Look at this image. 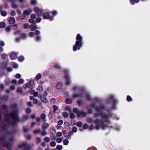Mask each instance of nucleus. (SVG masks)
<instances>
[{
	"mask_svg": "<svg viewBox=\"0 0 150 150\" xmlns=\"http://www.w3.org/2000/svg\"><path fill=\"white\" fill-rule=\"evenodd\" d=\"M10 117L12 119L13 121L12 123L15 124V122L19 121L16 111L15 112H12L11 114L8 113L6 114V118L3 121V124H2V126L4 130H6L11 124Z\"/></svg>",
	"mask_w": 150,
	"mask_h": 150,
	"instance_id": "obj_1",
	"label": "nucleus"
},
{
	"mask_svg": "<svg viewBox=\"0 0 150 150\" xmlns=\"http://www.w3.org/2000/svg\"><path fill=\"white\" fill-rule=\"evenodd\" d=\"M82 38L80 35L79 34H78L76 37V41L75 45L74 46L73 50L76 51L78 50H80V47H81V45L80 44V42H81Z\"/></svg>",
	"mask_w": 150,
	"mask_h": 150,
	"instance_id": "obj_2",
	"label": "nucleus"
},
{
	"mask_svg": "<svg viewBox=\"0 0 150 150\" xmlns=\"http://www.w3.org/2000/svg\"><path fill=\"white\" fill-rule=\"evenodd\" d=\"M94 122L96 124V126H94L93 125H91L89 127L90 129H93L96 128V129H98L100 128L103 127L104 128V125L102 122L98 120H96L94 121Z\"/></svg>",
	"mask_w": 150,
	"mask_h": 150,
	"instance_id": "obj_3",
	"label": "nucleus"
},
{
	"mask_svg": "<svg viewBox=\"0 0 150 150\" xmlns=\"http://www.w3.org/2000/svg\"><path fill=\"white\" fill-rule=\"evenodd\" d=\"M8 140L4 137L0 138V142L7 148L8 150H11L12 148L11 144L7 142Z\"/></svg>",
	"mask_w": 150,
	"mask_h": 150,
	"instance_id": "obj_4",
	"label": "nucleus"
},
{
	"mask_svg": "<svg viewBox=\"0 0 150 150\" xmlns=\"http://www.w3.org/2000/svg\"><path fill=\"white\" fill-rule=\"evenodd\" d=\"M46 115L45 114L42 113L40 115L41 118L39 117L36 118V120L37 122H39L38 125H40V122L41 119H42L43 122H45L46 121Z\"/></svg>",
	"mask_w": 150,
	"mask_h": 150,
	"instance_id": "obj_5",
	"label": "nucleus"
},
{
	"mask_svg": "<svg viewBox=\"0 0 150 150\" xmlns=\"http://www.w3.org/2000/svg\"><path fill=\"white\" fill-rule=\"evenodd\" d=\"M64 78L67 79L65 81V85L67 86L70 85L71 84V80L69 79V76L67 74H66L64 75Z\"/></svg>",
	"mask_w": 150,
	"mask_h": 150,
	"instance_id": "obj_6",
	"label": "nucleus"
},
{
	"mask_svg": "<svg viewBox=\"0 0 150 150\" xmlns=\"http://www.w3.org/2000/svg\"><path fill=\"white\" fill-rule=\"evenodd\" d=\"M34 10L38 16H40L42 15V9H40L38 7H35L34 8Z\"/></svg>",
	"mask_w": 150,
	"mask_h": 150,
	"instance_id": "obj_7",
	"label": "nucleus"
},
{
	"mask_svg": "<svg viewBox=\"0 0 150 150\" xmlns=\"http://www.w3.org/2000/svg\"><path fill=\"white\" fill-rule=\"evenodd\" d=\"M43 18L44 19H48L50 21H52L53 19V17H50L49 13L47 12L44 13Z\"/></svg>",
	"mask_w": 150,
	"mask_h": 150,
	"instance_id": "obj_8",
	"label": "nucleus"
},
{
	"mask_svg": "<svg viewBox=\"0 0 150 150\" xmlns=\"http://www.w3.org/2000/svg\"><path fill=\"white\" fill-rule=\"evenodd\" d=\"M49 126V124L45 122H43L42 125V130H46Z\"/></svg>",
	"mask_w": 150,
	"mask_h": 150,
	"instance_id": "obj_9",
	"label": "nucleus"
},
{
	"mask_svg": "<svg viewBox=\"0 0 150 150\" xmlns=\"http://www.w3.org/2000/svg\"><path fill=\"white\" fill-rule=\"evenodd\" d=\"M40 98L42 101L44 103H46L47 102V100L46 99L45 97L43 94L40 96Z\"/></svg>",
	"mask_w": 150,
	"mask_h": 150,
	"instance_id": "obj_10",
	"label": "nucleus"
},
{
	"mask_svg": "<svg viewBox=\"0 0 150 150\" xmlns=\"http://www.w3.org/2000/svg\"><path fill=\"white\" fill-rule=\"evenodd\" d=\"M32 11L31 9H29L28 10L24 11L23 12V13L25 15H29L32 12Z\"/></svg>",
	"mask_w": 150,
	"mask_h": 150,
	"instance_id": "obj_11",
	"label": "nucleus"
},
{
	"mask_svg": "<svg viewBox=\"0 0 150 150\" xmlns=\"http://www.w3.org/2000/svg\"><path fill=\"white\" fill-rule=\"evenodd\" d=\"M30 30L32 31H33L37 29V27L34 25H32L30 26Z\"/></svg>",
	"mask_w": 150,
	"mask_h": 150,
	"instance_id": "obj_12",
	"label": "nucleus"
},
{
	"mask_svg": "<svg viewBox=\"0 0 150 150\" xmlns=\"http://www.w3.org/2000/svg\"><path fill=\"white\" fill-rule=\"evenodd\" d=\"M10 57L12 59H15L17 58V55L16 54L13 53L11 54Z\"/></svg>",
	"mask_w": 150,
	"mask_h": 150,
	"instance_id": "obj_13",
	"label": "nucleus"
},
{
	"mask_svg": "<svg viewBox=\"0 0 150 150\" xmlns=\"http://www.w3.org/2000/svg\"><path fill=\"white\" fill-rule=\"evenodd\" d=\"M9 23L10 24H13L15 22V20L14 18L13 17L10 18L9 20Z\"/></svg>",
	"mask_w": 150,
	"mask_h": 150,
	"instance_id": "obj_14",
	"label": "nucleus"
},
{
	"mask_svg": "<svg viewBox=\"0 0 150 150\" xmlns=\"http://www.w3.org/2000/svg\"><path fill=\"white\" fill-rule=\"evenodd\" d=\"M86 115L85 112H80L79 111L77 113V116L78 117H80L82 116H84Z\"/></svg>",
	"mask_w": 150,
	"mask_h": 150,
	"instance_id": "obj_15",
	"label": "nucleus"
},
{
	"mask_svg": "<svg viewBox=\"0 0 150 150\" xmlns=\"http://www.w3.org/2000/svg\"><path fill=\"white\" fill-rule=\"evenodd\" d=\"M27 146L26 145V142L23 143L22 144H21L18 145V147L19 148H21L22 147H24L25 148V146Z\"/></svg>",
	"mask_w": 150,
	"mask_h": 150,
	"instance_id": "obj_16",
	"label": "nucleus"
},
{
	"mask_svg": "<svg viewBox=\"0 0 150 150\" xmlns=\"http://www.w3.org/2000/svg\"><path fill=\"white\" fill-rule=\"evenodd\" d=\"M29 83V88H30L32 87L34 83V81L33 80H31L30 81Z\"/></svg>",
	"mask_w": 150,
	"mask_h": 150,
	"instance_id": "obj_17",
	"label": "nucleus"
},
{
	"mask_svg": "<svg viewBox=\"0 0 150 150\" xmlns=\"http://www.w3.org/2000/svg\"><path fill=\"white\" fill-rule=\"evenodd\" d=\"M72 98H73L76 99L81 97L79 94H74L72 96Z\"/></svg>",
	"mask_w": 150,
	"mask_h": 150,
	"instance_id": "obj_18",
	"label": "nucleus"
},
{
	"mask_svg": "<svg viewBox=\"0 0 150 150\" xmlns=\"http://www.w3.org/2000/svg\"><path fill=\"white\" fill-rule=\"evenodd\" d=\"M11 107L14 110H17V105L16 104L11 105Z\"/></svg>",
	"mask_w": 150,
	"mask_h": 150,
	"instance_id": "obj_19",
	"label": "nucleus"
},
{
	"mask_svg": "<svg viewBox=\"0 0 150 150\" xmlns=\"http://www.w3.org/2000/svg\"><path fill=\"white\" fill-rule=\"evenodd\" d=\"M96 108L97 111H98V112L96 114V117H97L98 115H101L102 112L100 110H99L98 108Z\"/></svg>",
	"mask_w": 150,
	"mask_h": 150,
	"instance_id": "obj_20",
	"label": "nucleus"
},
{
	"mask_svg": "<svg viewBox=\"0 0 150 150\" xmlns=\"http://www.w3.org/2000/svg\"><path fill=\"white\" fill-rule=\"evenodd\" d=\"M41 135L42 136H44L47 134V132L45 130H42V131L40 133Z\"/></svg>",
	"mask_w": 150,
	"mask_h": 150,
	"instance_id": "obj_21",
	"label": "nucleus"
},
{
	"mask_svg": "<svg viewBox=\"0 0 150 150\" xmlns=\"http://www.w3.org/2000/svg\"><path fill=\"white\" fill-rule=\"evenodd\" d=\"M139 0H130V2L131 4H134L135 3H138Z\"/></svg>",
	"mask_w": 150,
	"mask_h": 150,
	"instance_id": "obj_22",
	"label": "nucleus"
},
{
	"mask_svg": "<svg viewBox=\"0 0 150 150\" xmlns=\"http://www.w3.org/2000/svg\"><path fill=\"white\" fill-rule=\"evenodd\" d=\"M28 119V117L27 116H24L22 117L21 121L22 122H24Z\"/></svg>",
	"mask_w": 150,
	"mask_h": 150,
	"instance_id": "obj_23",
	"label": "nucleus"
},
{
	"mask_svg": "<svg viewBox=\"0 0 150 150\" xmlns=\"http://www.w3.org/2000/svg\"><path fill=\"white\" fill-rule=\"evenodd\" d=\"M62 86V84L61 83H58L56 86V88L57 89H59L61 88Z\"/></svg>",
	"mask_w": 150,
	"mask_h": 150,
	"instance_id": "obj_24",
	"label": "nucleus"
},
{
	"mask_svg": "<svg viewBox=\"0 0 150 150\" xmlns=\"http://www.w3.org/2000/svg\"><path fill=\"white\" fill-rule=\"evenodd\" d=\"M69 114H70V117L71 119H73L74 117V115L72 112V111H70V112H69Z\"/></svg>",
	"mask_w": 150,
	"mask_h": 150,
	"instance_id": "obj_25",
	"label": "nucleus"
},
{
	"mask_svg": "<svg viewBox=\"0 0 150 150\" xmlns=\"http://www.w3.org/2000/svg\"><path fill=\"white\" fill-rule=\"evenodd\" d=\"M29 93L30 94H38V92H35L34 90L31 89L30 90Z\"/></svg>",
	"mask_w": 150,
	"mask_h": 150,
	"instance_id": "obj_26",
	"label": "nucleus"
},
{
	"mask_svg": "<svg viewBox=\"0 0 150 150\" xmlns=\"http://www.w3.org/2000/svg\"><path fill=\"white\" fill-rule=\"evenodd\" d=\"M26 145L27 146L25 147V150H28L30 148L31 146L30 145H28L27 142H26Z\"/></svg>",
	"mask_w": 150,
	"mask_h": 150,
	"instance_id": "obj_27",
	"label": "nucleus"
},
{
	"mask_svg": "<svg viewBox=\"0 0 150 150\" xmlns=\"http://www.w3.org/2000/svg\"><path fill=\"white\" fill-rule=\"evenodd\" d=\"M12 65L13 66V67L15 69H17L18 67V65L15 63H12Z\"/></svg>",
	"mask_w": 150,
	"mask_h": 150,
	"instance_id": "obj_28",
	"label": "nucleus"
},
{
	"mask_svg": "<svg viewBox=\"0 0 150 150\" xmlns=\"http://www.w3.org/2000/svg\"><path fill=\"white\" fill-rule=\"evenodd\" d=\"M41 74H38L37 75L35 79H36L37 80H38L40 79H41Z\"/></svg>",
	"mask_w": 150,
	"mask_h": 150,
	"instance_id": "obj_29",
	"label": "nucleus"
},
{
	"mask_svg": "<svg viewBox=\"0 0 150 150\" xmlns=\"http://www.w3.org/2000/svg\"><path fill=\"white\" fill-rule=\"evenodd\" d=\"M42 86H38L37 90L39 91V93L41 92L42 91Z\"/></svg>",
	"mask_w": 150,
	"mask_h": 150,
	"instance_id": "obj_30",
	"label": "nucleus"
},
{
	"mask_svg": "<svg viewBox=\"0 0 150 150\" xmlns=\"http://www.w3.org/2000/svg\"><path fill=\"white\" fill-rule=\"evenodd\" d=\"M11 83V81L9 79H7L5 81V83L7 85H9Z\"/></svg>",
	"mask_w": 150,
	"mask_h": 150,
	"instance_id": "obj_31",
	"label": "nucleus"
},
{
	"mask_svg": "<svg viewBox=\"0 0 150 150\" xmlns=\"http://www.w3.org/2000/svg\"><path fill=\"white\" fill-rule=\"evenodd\" d=\"M29 36L31 37L34 38L35 37V34L33 32H30L29 33Z\"/></svg>",
	"mask_w": 150,
	"mask_h": 150,
	"instance_id": "obj_32",
	"label": "nucleus"
},
{
	"mask_svg": "<svg viewBox=\"0 0 150 150\" xmlns=\"http://www.w3.org/2000/svg\"><path fill=\"white\" fill-rule=\"evenodd\" d=\"M12 28L13 29L16 30L18 28V26L16 24L12 25H11Z\"/></svg>",
	"mask_w": 150,
	"mask_h": 150,
	"instance_id": "obj_33",
	"label": "nucleus"
},
{
	"mask_svg": "<svg viewBox=\"0 0 150 150\" xmlns=\"http://www.w3.org/2000/svg\"><path fill=\"white\" fill-rule=\"evenodd\" d=\"M63 137L62 138H58L57 139V142L58 143H60L62 142V139Z\"/></svg>",
	"mask_w": 150,
	"mask_h": 150,
	"instance_id": "obj_34",
	"label": "nucleus"
},
{
	"mask_svg": "<svg viewBox=\"0 0 150 150\" xmlns=\"http://www.w3.org/2000/svg\"><path fill=\"white\" fill-rule=\"evenodd\" d=\"M40 129H38L34 131L33 132L35 134H38L40 132Z\"/></svg>",
	"mask_w": 150,
	"mask_h": 150,
	"instance_id": "obj_35",
	"label": "nucleus"
},
{
	"mask_svg": "<svg viewBox=\"0 0 150 150\" xmlns=\"http://www.w3.org/2000/svg\"><path fill=\"white\" fill-rule=\"evenodd\" d=\"M56 149L57 150H62V146L60 145H58L56 147Z\"/></svg>",
	"mask_w": 150,
	"mask_h": 150,
	"instance_id": "obj_36",
	"label": "nucleus"
},
{
	"mask_svg": "<svg viewBox=\"0 0 150 150\" xmlns=\"http://www.w3.org/2000/svg\"><path fill=\"white\" fill-rule=\"evenodd\" d=\"M12 6L14 8H16L18 7V5L15 3H12L11 4Z\"/></svg>",
	"mask_w": 150,
	"mask_h": 150,
	"instance_id": "obj_37",
	"label": "nucleus"
},
{
	"mask_svg": "<svg viewBox=\"0 0 150 150\" xmlns=\"http://www.w3.org/2000/svg\"><path fill=\"white\" fill-rule=\"evenodd\" d=\"M24 59V58L23 56H21L18 57V60L19 61L22 62Z\"/></svg>",
	"mask_w": 150,
	"mask_h": 150,
	"instance_id": "obj_38",
	"label": "nucleus"
},
{
	"mask_svg": "<svg viewBox=\"0 0 150 150\" xmlns=\"http://www.w3.org/2000/svg\"><path fill=\"white\" fill-rule=\"evenodd\" d=\"M17 92L19 93H22V88H21L19 87L17 89Z\"/></svg>",
	"mask_w": 150,
	"mask_h": 150,
	"instance_id": "obj_39",
	"label": "nucleus"
},
{
	"mask_svg": "<svg viewBox=\"0 0 150 150\" xmlns=\"http://www.w3.org/2000/svg\"><path fill=\"white\" fill-rule=\"evenodd\" d=\"M62 115L65 118H67L69 116L67 112H64L62 114Z\"/></svg>",
	"mask_w": 150,
	"mask_h": 150,
	"instance_id": "obj_40",
	"label": "nucleus"
},
{
	"mask_svg": "<svg viewBox=\"0 0 150 150\" xmlns=\"http://www.w3.org/2000/svg\"><path fill=\"white\" fill-rule=\"evenodd\" d=\"M5 26V23L4 22H2L0 23V28L4 27Z\"/></svg>",
	"mask_w": 150,
	"mask_h": 150,
	"instance_id": "obj_41",
	"label": "nucleus"
},
{
	"mask_svg": "<svg viewBox=\"0 0 150 150\" xmlns=\"http://www.w3.org/2000/svg\"><path fill=\"white\" fill-rule=\"evenodd\" d=\"M77 103L79 106H81L83 104V103L82 100H79L77 102Z\"/></svg>",
	"mask_w": 150,
	"mask_h": 150,
	"instance_id": "obj_42",
	"label": "nucleus"
},
{
	"mask_svg": "<svg viewBox=\"0 0 150 150\" xmlns=\"http://www.w3.org/2000/svg\"><path fill=\"white\" fill-rule=\"evenodd\" d=\"M1 15L3 16H5L7 15V12L5 11H3L1 12Z\"/></svg>",
	"mask_w": 150,
	"mask_h": 150,
	"instance_id": "obj_43",
	"label": "nucleus"
},
{
	"mask_svg": "<svg viewBox=\"0 0 150 150\" xmlns=\"http://www.w3.org/2000/svg\"><path fill=\"white\" fill-rule=\"evenodd\" d=\"M56 143L55 142H52L50 143V145L51 146L54 147L56 146Z\"/></svg>",
	"mask_w": 150,
	"mask_h": 150,
	"instance_id": "obj_44",
	"label": "nucleus"
},
{
	"mask_svg": "<svg viewBox=\"0 0 150 150\" xmlns=\"http://www.w3.org/2000/svg\"><path fill=\"white\" fill-rule=\"evenodd\" d=\"M63 143L64 145H67L69 143V141L67 139H65L63 141Z\"/></svg>",
	"mask_w": 150,
	"mask_h": 150,
	"instance_id": "obj_45",
	"label": "nucleus"
},
{
	"mask_svg": "<svg viewBox=\"0 0 150 150\" xmlns=\"http://www.w3.org/2000/svg\"><path fill=\"white\" fill-rule=\"evenodd\" d=\"M53 108H54L53 111H54V113H55L56 110L58 109V108L57 107V106L55 105H54L53 106Z\"/></svg>",
	"mask_w": 150,
	"mask_h": 150,
	"instance_id": "obj_46",
	"label": "nucleus"
},
{
	"mask_svg": "<svg viewBox=\"0 0 150 150\" xmlns=\"http://www.w3.org/2000/svg\"><path fill=\"white\" fill-rule=\"evenodd\" d=\"M21 20H23L25 19V15L24 14L23 15H21L20 16H19Z\"/></svg>",
	"mask_w": 150,
	"mask_h": 150,
	"instance_id": "obj_47",
	"label": "nucleus"
},
{
	"mask_svg": "<svg viewBox=\"0 0 150 150\" xmlns=\"http://www.w3.org/2000/svg\"><path fill=\"white\" fill-rule=\"evenodd\" d=\"M44 140L47 142H48L50 141V139L49 137H47L44 138Z\"/></svg>",
	"mask_w": 150,
	"mask_h": 150,
	"instance_id": "obj_48",
	"label": "nucleus"
},
{
	"mask_svg": "<svg viewBox=\"0 0 150 150\" xmlns=\"http://www.w3.org/2000/svg\"><path fill=\"white\" fill-rule=\"evenodd\" d=\"M83 125L82 122L80 121L78 122L77 124V125L78 127H81Z\"/></svg>",
	"mask_w": 150,
	"mask_h": 150,
	"instance_id": "obj_49",
	"label": "nucleus"
},
{
	"mask_svg": "<svg viewBox=\"0 0 150 150\" xmlns=\"http://www.w3.org/2000/svg\"><path fill=\"white\" fill-rule=\"evenodd\" d=\"M77 130V128L76 127H73L72 131L73 132H76Z\"/></svg>",
	"mask_w": 150,
	"mask_h": 150,
	"instance_id": "obj_50",
	"label": "nucleus"
},
{
	"mask_svg": "<svg viewBox=\"0 0 150 150\" xmlns=\"http://www.w3.org/2000/svg\"><path fill=\"white\" fill-rule=\"evenodd\" d=\"M87 121L88 122H89L90 123H91L93 122V120H92L91 119L89 118H88L86 119Z\"/></svg>",
	"mask_w": 150,
	"mask_h": 150,
	"instance_id": "obj_51",
	"label": "nucleus"
},
{
	"mask_svg": "<svg viewBox=\"0 0 150 150\" xmlns=\"http://www.w3.org/2000/svg\"><path fill=\"white\" fill-rule=\"evenodd\" d=\"M24 82V80L23 79H21L18 81V83L19 84H23Z\"/></svg>",
	"mask_w": 150,
	"mask_h": 150,
	"instance_id": "obj_52",
	"label": "nucleus"
},
{
	"mask_svg": "<svg viewBox=\"0 0 150 150\" xmlns=\"http://www.w3.org/2000/svg\"><path fill=\"white\" fill-rule=\"evenodd\" d=\"M25 111L27 113H30L31 111V110L30 108H27L25 109Z\"/></svg>",
	"mask_w": 150,
	"mask_h": 150,
	"instance_id": "obj_53",
	"label": "nucleus"
},
{
	"mask_svg": "<svg viewBox=\"0 0 150 150\" xmlns=\"http://www.w3.org/2000/svg\"><path fill=\"white\" fill-rule=\"evenodd\" d=\"M73 111L75 113H77V114L78 112L79 111V110L77 108H75L73 109Z\"/></svg>",
	"mask_w": 150,
	"mask_h": 150,
	"instance_id": "obj_54",
	"label": "nucleus"
},
{
	"mask_svg": "<svg viewBox=\"0 0 150 150\" xmlns=\"http://www.w3.org/2000/svg\"><path fill=\"white\" fill-rule=\"evenodd\" d=\"M31 3L32 4L35 5L37 3L36 0H31Z\"/></svg>",
	"mask_w": 150,
	"mask_h": 150,
	"instance_id": "obj_55",
	"label": "nucleus"
},
{
	"mask_svg": "<svg viewBox=\"0 0 150 150\" xmlns=\"http://www.w3.org/2000/svg\"><path fill=\"white\" fill-rule=\"evenodd\" d=\"M34 96H31L30 97V100H33L34 99H35L34 98V97H36L38 96V94H33Z\"/></svg>",
	"mask_w": 150,
	"mask_h": 150,
	"instance_id": "obj_56",
	"label": "nucleus"
},
{
	"mask_svg": "<svg viewBox=\"0 0 150 150\" xmlns=\"http://www.w3.org/2000/svg\"><path fill=\"white\" fill-rule=\"evenodd\" d=\"M88 125L87 124H85L84 125H83V128L84 129H87V128H88Z\"/></svg>",
	"mask_w": 150,
	"mask_h": 150,
	"instance_id": "obj_57",
	"label": "nucleus"
},
{
	"mask_svg": "<svg viewBox=\"0 0 150 150\" xmlns=\"http://www.w3.org/2000/svg\"><path fill=\"white\" fill-rule=\"evenodd\" d=\"M23 131L25 132H27L29 130V129H28L26 128V127H23Z\"/></svg>",
	"mask_w": 150,
	"mask_h": 150,
	"instance_id": "obj_58",
	"label": "nucleus"
},
{
	"mask_svg": "<svg viewBox=\"0 0 150 150\" xmlns=\"http://www.w3.org/2000/svg\"><path fill=\"white\" fill-rule=\"evenodd\" d=\"M90 96L89 94H87L86 96V99L87 100H90Z\"/></svg>",
	"mask_w": 150,
	"mask_h": 150,
	"instance_id": "obj_59",
	"label": "nucleus"
},
{
	"mask_svg": "<svg viewBox=\"0 0 150 150\" xmlns=\"http://www.w3.org/2000/svg\"><path fill=\"white\" fill-rule=\"evenodd\" d=\"M21 41V39L20 38H16V42H18Z\"/></svg>",
	"mask_w": 150,
	"mask_h": 150,
	"instance_id": "obj_60",
	"label": "nucleus"
},
{
	"mask_svg": "<svg viewBox=\"0 0 150 150\" xmlns=\"http://www.w3.org/2000/svg\"><path fill=\"white\" fill-rule=\"evenodd\" d=\"M41 20L42 19L40 17L37 18L36 19V21L37 22L39 23L41 21Z\"/></svg>",
	"mask_w": 150,
	"mask_h": 150,
	"instance_id": "obj_61",
	"label": "nucleus"
},
{
	"mask_svg": "<svg viewBox=\"0 0 150 150\" xmlns=\"http://www.w3.org/2000/svg\"><path fill=\"white\" fill-rule=\"evenodd\" d=\"M62 135V133L60 132H58L57 133L56 136L57 137L61 136Z\"/></svg>",
	"mask_w": 150,
	"mask_h": 150,
	"instance_id": "obj_62",
	"label": "nucleus"
},
{
	"mask_svg": "<svg viewBox=\"0 0 150 150\" xmlns=\"http://www.w3.org/2000/svg\"><path fill=\"white\" fill-rule=\"evenodd\" d=\"M63 121L62 120H60L58 122V124L59 125H61L63 124Z\"/></svg>",
	"mask_w": 150,
	"mask_h": 150,
	"instance_id": "obj_63",
	"label": "nucleus"
},
{
	"mask_svg": "<svg viewBox=\"0 0 150 150\" xmlns=\"http://www.w3.org/2000/svg\"><path fill=\"white\" fill-rule=\"evenodd\" d=\"M27 105L30 107L32 106H33L32 103L30 102H28L27 103Z\"/></svg>",
	"mask_w": 150,
	"mask_h": 150,
	"instance_id": "obj_64",
	"label": "nucleus"
}]
</instances>
